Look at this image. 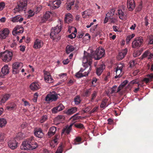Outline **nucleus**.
I'll return each instance as SVG.
<instances>
[{"label":"nucleus","instance_id":"473e14b6","mask_svg":"<svg viewBox=\"0 0 153 153\" xmlns=\"http://www.w3.org/2000/svg\"><path fill=\"white\" fill-rule=\"evenodd\" d=\"M51 15V13L49 11H46L43 16V19L47 20L49 19Z\"/></svg>","mask_w":153,"mask_h":153},{"label":"nucleus","instance_id":"0e129e2a","mask_svg":"<svg viewBox=\"0 0 153 153\" xmlns=\"http://www.w3.org/2000/svg\"><path fill=\"white\" fill-rule=\"evenodd\" d=\"M142 82H144L146 84L149 83L150 81L147 78H144L142 80Z\"/></svg>","mask_w":153,"mask_h":153},{"label":"nucleus","instance_id":"c85d7f7f","mask_svg":"<svg viewBox=\"0 0 153 153\" xmlns=\"http://www.w3.org/2000/svg\"><path fill=\"white\" fill-rule=\"evenodd\" d=\"M74 48L73 46L68 45L66 47V52L67 53H69L74 51Z\"/></svg>","mask_w":153,"mask_h":153},{"label":"nucleus","instance_id":"a19ab883","mask_svg":"<svg viewBox=\"0 0 153 153\" xmlns=\"http://www.w3.org/2000/svg\"><path fill=\"white\" fill-rule=\"evenodd\" d=\"M91 90L90 89L87 90L83 93V95L84 97H88L89 96L91 93Z\"/></svg>","mask_w":153,"mask_h":153},{"label":"nucleus","instance_id":"ea45409f","mask_svg":"<svg viewBox=\"0 0 153 153\" xmlns=\"http://www.w3.org/2000/svg\"><path fill=\"white\" fill-rule=\"evenodd\" d=\"M48 119L47 115H45L42 116L40 120V122L41 123H42L44 122Z\"/></svg>","mask_w":153,"mask_h":153},{"label":"nucleus","instance_id":"a878e982","mask_svg":"<svg viewBox=\"0 0 153 153\" xmlns=\"http://www.w3.org/2000/svg\"><path fill=\"white\" fill-rule=\"evenodd\" d=\"M88 73L89 72H85L82 74L79 71L75 75L76 77L80 78L84 76H87L88 75Z\"/></svg>","mask_w":153,"mask_h":153},{"label":"nucleus","instance_id":"f704fd0d","mask_svg":"<svg viewBox=\"0 0 153 153\" xmlns=\"http://www.w3.org/2000/svg\"><path fill=\"white\" fill-rule=\"evenodd\" d=\"M81 101L80 97L78 96H76L74 99V101L76 105L79 104Z\"/></svg>","mask_w":153,"mask_h":153},{"label":"nucleus","instance_id":"1a4fd4ad","mask_svg":"<svg viewBox=\"0 0 153 153\" xmlns=\"http://www.w3.org/2000/svg\"><path fill=\"white\" fill-rule=\"evenodd\" d=\"M61 4L60 0L57 1H51L50 2L48 6H50L52 10L55 9L59 7Z\"/></svg>","mask_w":153,"mask_h":153},{"label":"nucleus","instance_id":"dca6fc26","mask_svg":"<svg viewBox=\"0 0 153 153\" xmlns=\"http://www.w3.org/2000/svg\"><path fill=\"white\" fill-rule=\"evenodd\" d=\"M34 134L35 136L38 138H42L44 135L42 131L40 128H36L34 130Z\"/></svg>","mask_w":153,"mask_h":153},{"label":"nucleus","instance_id":"f03ea898","mask_svg":"<svg viewBox=\"0 0 153 153\" xmlns=\"http://www.w3.org/2000/svg\"><path fill=\"white\" fill-rule=\"evenodd\" d=\"M38 147V145L34 139V137H31L23 142L21 149L22 150H32L36 149Z\"/></svg>","mask_w":153,"mask_h":153},{"label":"nucleus","instance_id":"0eeeda50","mask_svg":"<svg viewBox=\"0 0 153 153\" xmlns=\"http://www.w3.org/2000/svg\"><path fill=\"white\" fill-rule=\"evenodd\" d=\"M143 41L142 37H139L135 39L132 42V46L133 48L141 47Z\"/></svg>","mask_w":153,"mask_h":153},{"label":"nucleus","instance_id":"5fc2aeb1","mask_svg":"<svg viewBox=\"0 0 153 153\" xmlns=\"http://www.w3.org/2000/svg\"><path fill=\"white\" fill-rule=\"evenodd\" d=\"M128 82V81L127 80H125L123 82L121 83L120 84V86H122V87H124L126 85Z\"/></svg>","mask_w":153,"mask_h":153},{"label":"nucleus","instance_id":"6ab92c4d","mask_svg":"<svg viewBox=\"0 0 153 153\" xmlns=\"http://www.w3.org/2000/svg\"><path fill=\"white\" fill-rule=\"evenodd\" d=\"M10 96V94H8L2 95L0 100V104H2L4 103L8 100Z\"/></svg>","mask_w":153,"mask_h":153},{"label":"nucleus","instance_id":"c03bdc74","mask_svg":"<svg viewBox=\"0 0 153 153\" xmlns=\"http://www.w3.org/2000/svg\"><path fill=\"white\" fill-rule=\"evenodd\" d=\"M63 147L62 145H61L58 148L57 151L55 153H62Z\"/></svg>","mask_w":153,"mask_h":153},{"label":"nucleus","instance_id":"7ed1b4c3","mask_svg":"<svg viewBox=\"0 0 153 153\" xmlns=\"http://www.w3.org/2000/svg\"><path fill=\"white\" fill-rule=\"evenodd\" d=\"M27 1L26 0L20 1L17 2V5L14 9V12H20L25 11L27 8Z\"/></svg>","mask_w":153,"mask_h":153},{"label":"nucleus","instance_id":"5701e85b","mask_svg":"<svg viewBox=\"0 0 153 153\" xmlns=\"http://www.w3.org/2000/svg\"><path fill=\"white\" fill-rule=\"evenodd\" d=\"M30 87V89L33 91L37 90L40 88L39 84L36 82H32Z\"/></svg>","mask_w":153,"mask_h":153},{"label":"nucleus","instance_id":"f257e3e1","mask_svg":"<svg viewBox=\"0 0 153 153\" xmlns=\"http://www.w3.org/2000/svg\"><path fill=\"white\" fill-rule=\"evenodd\" d=\"M105 53V50L102 48L97 49L92 54L84 51L83 57V63H85L84 66L91 65L92 58L95 60H99L104 56Z\"/></svg>","mask_w":153,"mask_h":153},{"label":"nucleus","instance_id":"aec40b11","mask_svg":"<svg viewBox=\"0 0 153 153\" xmlns=\"http://www.w3.org/2000/svg\"><path fill=\"white\" fill-rule=\"evenodd\" d=\"M43 45V42L39 39H37L34 42L33 48L35 49L40 48Z\"/></svg>","mask_w":153,"mask_h":153},{"label":"nucleus","instance_id":"b1692460","mask_svg":"<svg viewBox=\"0 0 153 153\" xmlns=\"http://www.w3.org/2000/svg\"><path fill=\"white\" fill-rule=\"evenodd\" d=\"M77 108L75 107H72L71 108L68 109L66 112V114L68 115L73 114L76 112Z\"/></svg>","mask_w":153,"mask_h":153},{"label":"nucleus","instance_id":"72a5a7b5","mask_svg":"<svg viewBox=\"0 0 153 153\" xmlns=\"http://www.w3.org/2000/svg\"><path fill=\"white\" fill-rule=\"evenodd\" d=\"M82 63H83V67L85 68L84 69H83L82 68H81L80 69V71H79L80 72L82 73L85 70V69L86 68H88V67L89 66L90 68H89V69L87 72H89V73L91 70V65H88V66H87L86 67L84 66V65L85 64V63H83V60H82Z\"/></svg>","mask_w":153,"mask_h":153},{"label":"nucleus","instance_id":"052dcab7","mask_svg":"<svg viewBox=\"0 0 153 153\" xmlns=\"http://www.w3.org/2000/svg\"><path fill=\"white\" fill-rule=\"evenodd\" d=\"M5 4L3 2H0V10H2L4 7Z\"/></svg>","mask_w":153,"mask_h":153},{"label":"nucleus","instance_id":"37998d69","mask_svg":"<svg viewBox=\"0 0 153 153\" xmlns=\"http://www.w3.org/2000/svg\"><path fill=\"white\" fill-rule=\"evenodd\" d=\"M97 94V92L94 91L91 95V101L93 102L94 99L96 98Z\"/></svg>","mask_w":153,"mask_h":153},{"label":"nucleus","instance_id":"603ef678","mask_svg":"<svg viewBox=\"0 0 153 153\" xmlns=\"http://www.w3.org/2000/svg\"><path fill=\"white\" fill-rule=\"evenodd\" d=\"M50 131L52 132V133H55L56 131V127L54 126H52L49 129Z\"/></svg>","mask_w":153,"mask_h":153},{"label":"nucleus","instance_id":"c756f323","mask_svg":"<svg viewBox=\"0 0 153 153\" xmlns=\"http://www.w3.org/2000/svg\"><path fill=\"white\" fill-rule=\"evenodd\" d=\"M118 14L119 18L122 20H123L124 18V14L123 12L121 10H118Z\"/></svg>","mask_w":153,"mask_h":153},{"label":"nucleus","instance_id":"cd10ccee","mask_svg":"<svg viewBox=\"0 0 153 153\" xmlns=\"http://www.w3.org/2000/svg\"><path fill=\"white\" fill-rule=\"evenodd\" d=\"M115 10L114 9H111L109 12L106 14V16H107L109 19H111V17L113 16L114 14Z\"/></svg>","mask_w":153,"mask_h":153},{"label":"nucleus","instance_id":"a18cd8bd","mask_svg":"<svg viewBox=\"0 0 153 153\" xmlns=\"http://www.w3.org/2000/svg\"><path fill=\"white\" fill-rule=\"evenodd\" d=\"M35 13L33 12V11L32 10H30L28 11V13L29 14L28 16V18H30V17L33 16Z\"/></svg>","mask_w":153,"mask_h":153},{"label":"nucleus","instance_id":"864d4df0","mask_svg":"<svg viewBox=\"0 0 153 153\" xmlns=\"http://www.w3.org/2000/svg\"><path fill=\"white\" fill-rule=\"evenodd\" d=\"M52 112V113L53 114H56L57 112L59 111L58 109H57V108L55 107L54 108H53L52 109H51Z\"/></svg>","mask_w":153,"mask_h":153},{"label":"nucleus","instance_id":"f3484780","mask_svg":"<svg viewBox=\"0 0 153 153\" xmlns=\"http://www.w3.org/2000/svg\"><path fill=\"white\" fill-rule=\"evenodd\" d=\"M72 15L70 13L66 14L65 15L64 19L65 22L66 23L69 24L71 23L73 20Z\"/></svg>","mask_w":153,"mask_h":153},{"label":"nucleus","instance_id":"de8ad7c7","mask_svg":"<svg viewBox=\"0 0 153 153\" xmlns=\"http://www.w3.org/2000/svg\"><path fill=\"white\" fill-rule=\"evenodd\" d=\"M146 76L150 82L152 81V79H153V73H151L150 74H148Z\"/></svg>","mask_w":153,"mask_h":153},{"label":"nucleus","instance_id":"09e8293b","mask_svg":"<svg viewBox=\"0 0 153 153\" xmlns=\"http://www.w3.org/2000/svg\"><path fill=\"white\" fill-rule=\"evenodd\" d=\"M110 19V21L111 23L114 24L117 22V19L114 17H112V18H111V19Z\"/></svg>","mask_w":153,"mask_h":153},{"label":"nucleus","instance_id":"20e7f679","mask_svg":"<svg viewBox=\"0 0 153 153\" xmlns=\"http://www.w3.org/2000/svg\"><path fill=\"white\" fill-rule=\"evenodd\" d=\"M61 25L58 26L57 25L55 27L53 28L51 30V32L50 34L51 38L54 40L57 39L58 40L60 39V37L58 36V33L61 31Z\"/></svg>","mask_w":153,"mask_h":153},{"label":"nucleus","instance_id":"ddd939ff","mask_svg":"<svg viewBox=\"0 0 153 153\" xmlns=\"http://www.w3.org/2000/svg\"><path fill=\"white\" fill-rule=\"evenodd\" d=\"M105 68V65L103 64H101L98 65L96 69V72L98 76L100 75Z\"/></svg>","mask_w":153,"mask_h":153},{"label":"nucleus","instance_id":"bb28decb","mask_svg":"<svg viewBox=\"0 0 153 153\" xmlns=\"http://www.w3.org/2000/svg\"><path fill=\"white\" fill-rule=\"evenodd\" d=\"M91 15L90 10H88L82 13V16L84 18L89 17Z\"/></svg>","mask_w":153,"mask_h":153},{"label":"nucleus","instance_id":"393cba45","mask_svg":"<svg viewBox=\"0 0 153 153\" xmlns=\"http://www.w3.org/2000/svg\"><path fill=\"white\" fill-rule=\"evenodd\" d=\"M122 70L120 69H117L116 68L115 70V72L116 76L115 78H117L118 77H120L123 74L122 73Z\"/></svg>","mask_w":153,"mask_h":153},{"label":"nucleus","instance_id":"6e6552de","mask_svg":"<svg viewBox=\"0 0 153 153\" xmlns=\"http://www.w3.org/2000/svg\"><path fill=\"white\" fill-rule=\"evenodd\" d=\"M23 67V64L22 63H19L17 62L13 64L12 66V73L13 74H18L19 71V69L20 67Z\"/></svg>","mask_w":153,"mask_h":153},{"label":"nucleus","instance_id":"7c9ffc66","mask_svg":"<svg viewBox=\"0 0 153 153\" xmlns=\"http://www.w3.org/2000/svg\"><path fill=\"white\" fill-rule=\"evenodd\" d=\"M81 138L79 136L76 137V138L74 140V144L77 145L80 143L82 141Z\"/></svg>","mask_w":153,"mask_h":153},{"label":"nucleus","instance_id":"3c124183","mask_svg":"<svg viewBox=\"0 0 153 153\" xmlns=\"http://www.w3.org/2000/svg\"><path fill=\"white\" fill-rule=\"evenodd\" d=\"M65 117L62 115H59L56 117V119L57 120H60L61 119H64Z\"/></svg>","mask_w":153,"mask_h":153},{"label":"nucleus","instance_id":"8fccbe9b","mask_svg":"<svg viewBox=\"0 0 153 153\" xmlns=\"http://www.w3.org/2000/svg\"><path fill=\"white\" fill-rule=\"evenodd\" d=\"M78 113L75 114L72 117V118L73 120H75L77 119H79L80 118V116H77L78 114Z\"/></svg>","mask_w":153,"mask_h":153},{"label":"nucleus","instance_id":"338daca9","mask_svg":"<svg viewBox=\"0 0 153 153\" xmlns=\"http://www.w3.org/2000/svg\"><path fill=\"white\" fill-rule=\"evenodd\" d=\"M139 82L138 81V79H134L131 81L130 83L134 84H138V83Z\"/></svg>","mask_w":153,"mask_h":153},{"label":"nucleus","instance_id":"4d7b16f0","mask_svg":"<svg viewBox=\"0 0 153 153\" xmlns=\"http://www.w3.org/2000/svg\"><path fill=\"white\" fill-rule=\"evenodd\" d=\"M55 134V133H52V132L49 130V131L48 133V137L50 138L52 136L54 135Z\"/></svg>","mask_w":153,"mask_h":153},{"label":"nucleus","instance_id":"49530a36","mask_svg":"<svg viewBox=\"0 0 153 153\" xmlns=\"http://www.w3.org/2000/svg\"><path fill=\"white\" fill-rule=\"evenodd\" d=\"M106 105V101L105 100H103L102 102L101 103L100 105L101 108H104L105 107Z\"/></svg>","mask_w":153,"mask_h":153},{"label":"nucleus","instance_id":"58836bf2","mask_svg":"<svg viewBox=\"0 0 153 153\" xmlns=\"http://www.w3.org/2000/svg\"><path fill=\"white\" fill-rule=\"evenodd\" d=\"M59 111L62 110L65 108L64 106L61 103L59 104L56 107Z\"/></svg>","mask_w":153,"mask_h":153},{"label":"nucleus","instance_id":"13d9d810","mask_svg":"<svg viewBox=\"0 0 153 153\" xmlns=\"http://www.w3.org/2000/svg\"><path fill=\"white\" fill-rule=\"evenodd\" d=\"M22 28H23L20 25H17L14 28L13 31H16L18 30H19L22 29Z\"/></svg>","mask_w":153,"mask_h":153},{"label":"nucleus","instance_id":"2f4dec72","mask_svg":"<svg viewBox=\"0 0 153 153\" xmlns=\"http://www.w3.org/2000/svg\"><path fill=\"white\" fill-rule=\"evenodd\" d=\"M7 121L5 119L3 118H0V127H2L5 126L7 123Z\"/></svg>","mask_w":153,"mask_h":153},{"label":"nucleus","instance_id":"774afa93","mask_svg":"<svg viewBox=\"0 0 153 153\" xmlns=\"http://www.w3.org/2000/svg\"><path fill=\"white\" fill-rule=\"evenodd\" d=\"M98 108V106H96L91 111L90 113H93L97 111Z\"/></svg>","mask_w":153,"mask_h":153},{"label":"nucleus","instance_id":"69168bd1","mask_svg":"<svg viewBox=\"0 0 153 153\" xmlns=\"http://www.w3.org/2000/svg\"><path fill=\"white\" fill-rule=\"evenodd\" d=\"M76 36V34L75 33H72L71 34L68 35V37L72 39L75 38Z\"/></svg>","mask_w":153,"mask_h":153},{"label":"nucleus","instance_id":"412c9836","mask_svg":"<svg viewBox=\"0 0 153 153\" xmlns=\"http://www.w3.org/2000/svg\"><path fill=\"white\" fill-rule=\"evenodd\" d=\"M17 143L15 140H10L8 142V145L9 147L12 149H16L17 147Z\"/></svg>","mask_w":153,"mask_h":153},{"label":"nucleus","instance_id":"9d476101","mask_svg":"<svg viewBox=\"0 0 153 153\" xmlns=\"http://www.w3.org/2000/svg\"><path fill=\"white\" fill-rule=\"evenodd\" d=\"M74 124V123H72L69 126L67 125L66 126L64 127L61 133L62 134H69L72 129V126Z\"/></svg>","mask_w":153,"mask_h":153},{"label":"nucleus","instance_id":"6e6d98bb","mask_svg":"<svg viewBox=\"0 0 153 153\" xmlns=\"http://www.w3.org/2000/svg\"><path fill=\"white\" fill-rule=\"evenodd\" d=\"M59 138V136L58 135H55L52 141H53L55 143H57V140Z\"/></svg>","mask_w":153,"mask_h":153},{"label":"nucleus","instance_id":"423d86ee","mask_svg":"<svg viewBox=\"0 0 153 153\" xmlns=\"http://www.w3.org/2000/svg\"><path fill=\"white\" fill-rule=\"evenodd\" d=\"M58 98V96L57 93L53 91L47 94L45 98V100L50 102L52 101H55Z\"/></svg>","mask_w":153,"mask_h":153},{"label":"nucleus","instance_id":"4468645a","mask_svg":"<svg viewBox=\"0 0 153 153\" xmlns=\"http://www.w3.org/2000/svg\"><path fill=\"white\" fill-rule=\"evenodd\" d=\"M44 79L45 81L48 83H51L53 82V79L50 73L46 71L44 72Z\"/></svg>","mask_w":153,"mask_h":153},{"label":"nucleus","instance_id":"a211bd4d","mask_svg":"<svg viewBox=\"0 0 153 153\" xmlns=\"http://www.w3.org/2000/svg\"><path fill=\"white\" fill-rule=\"evenodd\" d=\"M9 33V31L7 28H5L0 32V38L5 39L6 38Z\"/></svg>","mask_w":153,"mask_h":153},{"label":"nucleus","instance_id":"e433bc0d","mask_svg":"<svg viewBox=\"0 0 153 153\" xmlns=\"http://www.w3.org/2000/svg\"><path fill=\"white\" fill-rule=\"evenodd\" d=\"M74 125L76 127L78 128L83 129L85 128L83 124L81 123H76L74 124Z\"/></svg>","mask_w":153,"mask_h":153},{"label":"nucleus","instance_id":"f8f14e48","mask_svg":"<svg viewBox=\"0 0 153 153\" xmlns=\"http://www.w3.org/2000/svg\"><path fill=\"white\" fill-rule=\"evenodd\" d=\"M135 3L134 0H128L127 7L129 11L133 10L135 7Z\"/></svg>","mask_w":153,"mask_h":153},{"label":"nucleus","instance_id":"9b49d317","mask_svg":"<svg viewBox=\"0 0 153 153\" xmlns=\"http://www.w3.org/2000/svg\"><path fill=\"white\" fill-rule=\"evenodd\" d=\"M9 68L7 65H4L1 68V72L0 73V77H3L5 75L9 73Z\"/></svg>","mask_w":153,"mask_h":153},{"label":"nucleus","instance_id":"4be33fe9","mask_svg":"<svg viewBox=\"0 0 153 153\" xmlns=\"http://www.w3.org/2000/svg\"><path fill=\"white\" fill-rule=\"evenodd\" d=\"M10 19L13 22H21L24 19L21 16L19 15L12 18Z\"/></svg>","mask_w":153,"mask_h":153},{"label":"nucleus","instance_id":"4c0bfd02","mask_svg":"<svg viewBox=\"0 0 153 153\" xmlns=\"http://www.w3.org/2000/svg\"><path fill=\"white\" fill-rule=\"evenodd\" d=\"M150 54V52L148 51H146L140 57V59H143V58H145L147 57Z\"/></svg>","mask_w":153,"mask_h":153},{"label":"nucleus","instance_id":"680f3d73","mask_svg":"<svg viewBox=\"0 0 153 153\" xmlns=\"http://www.w3.org/2000/svg\"><path fill=\"white\" fill-rule=\"evenodd\" d=\"M124 66V64H120L118 65L116 68L122 70Z\"/></svg>","mask_w":153,"mask_h":153},{"label":"nucleus","instance_id":"39448f33","mask_svg":"<svg viewBox=\"0 0 153 153\" xmlns=\"http://www.w3.org/2000/svg\"><path fill=\"white\" fill-rule=\"evenodd\" d=\"M13 53L11 52L6 51L0 53V57L6 62L10 61L12 59Z\"/></svg>","mask_w":153,"mask_h":153},{"label":"nucleus","instance_id":"79ce46f5","mask_svg":"<svg viewBox=\"0 0 153 153\" xmlns=\"http://www.w3.org/2000/svg\"><path fill=\"white\" fill-rule=\"evenodd\" d=\"M5 137V134L3 133H0V145L2 144L1 142H3Z\"/></svg>","mask_w":153,"mask_h":153},{"label":"nucleus","instance_id":"bf43d9fd","mask_svg":"<svg viewBox=\"0 0 153 153\" xmlns=\"http://www.w3.org/2000/svg\"><path fill=\"white\" fill-rule=\"evenodd\" d=\"M116 89H117V86H113L111 89V93L112 94L113 93H117L116 92Z\"/></svg>","mask_w":153,"mask_h":153},{"label":"nucleus","instance_id":"e2e57ef3","mask_svg":"<svg viewBox=\"0 0 153 153\" xmlns=\"http://www.w3.org/2000/svg\"><path fill=\"white\" fill-rule=\"evenodd\" d=\"M142 4H140L138 7L137 8H136V10L137 11H140L142 9Z\"/></svg>","mask_w":153,"mask_h":153},{"label":"nucleus","instance_id":"2eb2a0df","mask_svg":"<svg viewBox=\"0 0 153 153\" xmlns=\"http://www.w3.org/2000/svg\"><path fill=\"white\" fill-rule=\"evenodd\" d=\"M127 50L126 48L122 50L120 52L117 56L118 60H120L123 59L125 56L126 54Z\"/></svg>","mask_w":153,"mask_h":153},{"label":"nucleus","instance_id":"c9c22d12","mask_svg":"<svg viewBox=\"0 0 153 153\" xmlns=\"http://www.w3.org/2000/svg\"><path fill=\"white\" fill-rule=\"evenodd\" d=\"M23 28H22L19 30L16 31H13L12 34L14 35H16L19 34L20 33H22L23 32Z\"/></svg>","mask_w":153,"mask_h":153}]
</instances>
